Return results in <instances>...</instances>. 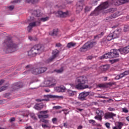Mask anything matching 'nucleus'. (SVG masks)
<instances>
[{
	"instance_id": "obj_44",
	"label": "nucleus",
	"mask_w": 129,
	"mask_h": 129,
	"mask_svg": "<svg viewBox=\"0 0 129 129\" xmlns=\"http://www.w3.org/2000/svg\"><path fill=\"white\" fill-rule=\"evenodd\" d=\"M7 88H8V87L6 86H4L2 87L1 88H0V92H2V91H4V90H6Z\"/></svg>"
},
{
	"instance_id": "obj_53",
	"label": "nucleus",
	"mask_w": 129,
	"mask_h": 129,
	"mask_svg": "<svg viewBox=\"0 0 129 129\" xmlns=\"http://www.w3.org/2000/svg\"><path fill=\"white\" fill-rule=\"evenodd\" d=\"M105 125L106 126V127H107V128H110V123H109L108 122H106L105 124Z\"/></svg>"
},
{
	"instance_id": "obj_20",
	"label": "nucleus",
	"mask_w": 129,
	"mask_h": 129,
	"mask_svg": "<svg viewBox=\"0 0 129 129\" xmlns=\"http://www.w3.org/2000/svg\"><path fill=\"white\" fill-rule=\"evenodd\" d=\"M44 97H46V98H51L52 99H55L56 98H60L61 97L59 96L53 95H44Z\"/></svg>"
},
{
	"instance_id": "obj_35",
	"label": "nucleus",
	"mask_w": 129,
	"mask_h": 129,
	"mask_svg": "<svg viewBox=\"0 0 129 129\" xmlns=\"http://www.w3.org/2000/svg\"><path fill=\"white\" fill-rule=\"evenodd\" d=\"M119 61V59L117 58V59L109 60V62L111 64H113V63H116V62H118Z\"/></svg>"
},
{
	"instance_id": "obj_22",
	"label": "nucleus",
	"mask_w": 129,
	"mask_h": 129,
	"mask_svg": "<svg viewBox=\"0 0 129 129\" xmlns=\"http://www.w3.org/2000/svg\"><path fill=\"white\" fill-rule=\"evenodd\" d=\"M23 87V86L19 84V83L14 84L13 86V90H17Z\"/></svg>"
},
{
	"instance_id": "obj_57",
	"label": "nucleus",
	"mask_w": 129,
	"mask_h": 129,
	"mask_svg": "<svg viewBox=\"0 0 129 129\" xmlns=\"http://www.w3.org/2000/svg\"><path fill=\"white\" fill-rule=\"evenodd\" d=\"M9 10H10V11H13V10H14V9H15V6H10L9 7Z\"/></svg>"
},
{
	"instance_id": "obj_4",
	"label": "nucleus",
	"mask_w": 129,
	"mask_h": 129,
	"mask_svg": "<svg viewBox=\"0 0 129 129\" xmlns=\"http://www.w3.org/2000/svg\"><path fill=\"white\" fill-rule=\"evenodd\" d=\"M39 113H40V114L38 115V118H42L40 119V121H41V122H44V123H48L49 120L44 119L48 118L49 117V115L46 114V113H48V111H40L39 112Z\"/></svg>"
},
{
	"instance_id": "obj_56",
	"label": "nucleus",
	"mask_w": 129,
	"mask_h": 129,
	"mask_svg": "<svg viewBox=\"0 0 129 129\" xmlns=\"http://www.w3.org/2000/svg\"><path fill=\"white\" fill-rule=\"evenodd\" d=\"M53 108L55 109H60V108H61V106H53Z\"/></svg>"
},
{
	"instance_id": "obj_38",
	"label": "nucleus",
	"mask_w": 129,
	"mask_h": 129,
	"mask_svg": "<svg viewBox=\"0 0 129 129\" xmlns=\"http://www.w3.org/2000/svg\"><path fill=\"white\" fill-rule=\"evenodd\" d=\"M89 123H91L92 125H96V121L94 120L90 119L89 121Z\"/></svg>"
},
{
	"instance_id": "obj_6",
	"label": "nucleus",
	"mask_w": 129,
	"mask_h": 129,
	"mask_svg": "<svg viewBox=\"0 0 129 129\" xmlns=\"http://www.w3.org/2000/svg\"><path fill=\"white\" fill-rule=\"evenodd\" d=\"M44 83L46 86L54 87L56 85V81L55 79L51 78L48 80L45 81Z\"/></svg>"
},
{
	"instance_id": "obj_24",
	"label": "nucleus",
	"mask_w": 129,
	"mask_h": 129,
	"mask_svg": "<svg viewBox=\"0 0 129 129\" xmlns=\"http://www.w3.org/2000/svg\"><path fill=\"white\" fill-rule=\"evenodd\" d=\"M109 68V65H104L100 67V69L102 71H106Z\"/></svg>"
},
{
	"instance_id": "obj_45",
	"label": "nucleus",
	"mask_w": 129,
	"mask_h": 129,
	"mask_svg": "<svg viewBox=\"0 0 129 129\" xmlns=\"http://www.w3.org/2000/svg\"><path fill=\"white\" fill-rule=\"evenodd\" d=\"M122 125H123V124H122V122H118L117 125L118 128L121 129V127H122Z\"/></svg>"
},
{
	"instance_id": "obj_61",
	"label": "nucleus",
	"mask_w": 129,
	"mask_h": 129,
	"mask_svg": "<svg viewBox=\"0 0 129 129\" xmlns=\"http://www.w3.org/2000/svg\"><path fill=\"white\" fill-rule=\"evenodd\" d=\"M39 2V0H33V4H37Z\"/></svg>"
},
{
	"instance_id": "obj_26",
	"label": "nucleus",
	"mask_w": 129,
	"mask_h": 129,
	"mask_svg": "<svg viewBox=\"0 0 129 129\" xmlns=\"http://www.w3.org/2000/svg\"><path fill=\"white\" fill-rule=\"evenodd\" d=\"M49 35H50V36H57V35H58V30L54 29L53 30V31L52 32H49Z\"/></svg>"
},
{
	"instance_id": "obj_33",
	"label": "nucleus",
	"mask_w": 129,
	"mask_h": 129,
	"mask_svg": "<svg viewBox=\"0 0 129 129\" xmlns=\"http://www.w3.org/2000/svg\"><path fill=\"white\" fill-rule=\"evenodd\" d=\"M86 51H87V48L85 46V45H84L80 49V52H86Z\"/></svg>"
},
{
	"instance_id": "obj_34",
	"label": "nucleus",
	"mask_w": 129,
	"mask_h": 129,
	"mask_svg": "<svg viewBox=\"0 0 129 129\" xmlns=\"http://www.w3.org/2000/svg\"><path fill=\"white\" fill-rule=\"evenodd\" d=\"M112 39H114L112 36V34H110L108 36H107L106 40L107 41H111Z\"/></svg>"
},
{
	"instance_id": "obj_32",
	"label": "nucleus",
	"mask_w": 129,
	"mask_h": 129,
	"mask_svg": "<svg viewBox=\"0 0 129 129\" xmlns=\"http://www.w3.org/2000/svg\"><path fill=\"white\" fill-rule=\"evenodd\" d=\"M64 71V69H63V67H61L59 70H54L53 71V72H56V73L60 74L62 73Z\"/></svg>"
},
{
	"instance_id": "obj_9",
	"label": "nucleus",
	"mask_w": 129,
	"mask_h": 129,
	"mask_svg": "<svg viewBox=\"0 0 129 129\" xmlns=\"http://www.w3.org/2000/svg\"><path fill=\"white\" fill-rule=\"evenodd\" d=\"M58 54H59V50L57 49L53 50L52 51V56L47 60V63L52 62L58 56Z\"/></svg>"
},
{
	"instance_id": "obj_31",
	"label": "nucleus",
	"mask_w": 129,
	"mask_h": 129,
	"mask_svg": "<svg viewBox=\"0 0 129 129\" xmlns=\"http://www.w3.org/2000/svg\"><path fill=\"white\" fill-rule=\"evenodd\" d=\"M115 11H116V8H111L108 9V10H106L105 11V13H114V12H115Z\"/></svg>"
},
{
	"instance_id": "obj_36",
	"label": "nucleus",
	"mask_w": 129,
	"mask_h": 129,
	"mask_svg": "<svg viewBox=\"0 0 129 129\" xmlns=\"http://www.w3.org/2000/svg\"><path fill=\"white\" fill-rule=\"evenodd\" d=\"M41 25V22L36 21L33 22V27H36L37 26H40Z\"/></svg>"
},
{
	"instance_id": "obj_49",
	"label": "nucleus",
	"mask_w": 129,
	"mask_h": 129,
	"mask_svg": "<svg viewBox=\"0 0 129 129\" xmlns=\"http://www.w3.org/2000/svg\"><path fill=\"white\" fill-rule=\"evenodd\" d=\"M62 111L64 112V114H65V115H67V114L69 113V111H68V110L63 109L62 110Z\"/></svg>"
},
{
	"instance_id": "obj_13",
	"label": "nucleus",
	"mask_w": 129,
	"mask_h": 129,
	"mask_svg": "<svg viewBox=\"0 0 129 129\" xmlns=\"http://www.w3.org/2000/svg\"><path fill=\"white\" fill-rule=\"evenodd\" d=\"M28 23H30L29 25L27 27V31L28 33H30L33 29V17H30L28 20Z\"/></svg>"
},
{
	"instance_id": "obj_64",
	"label": "nucleus",
	"mask_w": 129,
	"mask_h": 129,
	"mask_svg": "<svg viewBox=\"0 0 129 129\" xmlns=\"http://www.w3.org/2000/svg\"><path fill=\"white\" fill-rule=\"evenodd\" d=\"M129 27L128 26H125L124 27V31L125 32H126V31H127V29H128Z\"/></svg>"
},
{
	"instance_id": "obj_19",
	"label": "nucleus",
	"mask_w": 129,
	"mask_h": 129,
	"mask_svg": "<svg viewBox=\"0 0 129 129\" xmlns=\"http://www.w3.org/2000/svg\"><path fill=\"white\" fill-rule=\"evenodd\" d=\"M82 5L79 4L77 3V9H76V13L77 14H79L80 12L83 10V7Z\"/></svg>"
},
{
	"instance_id": "obj_14",
	"label": "nucleus",
	"mask_w": 129,
	"mask_h": 129,
	"mask_svg": "<svg viewBox=\"0 0 129 129\" xmlns=\"http://www.w3.org/2000/svg\"><path fill=\"white\" fill-rule=\"evenodd\" d=\"M44 107L43 103H37L34 106V108L36 110H41Z\"/></svg>"
},
{
	"instance_id": "obj_28",
	"label": "nucleus",
	"mask_w": 129,
	"mask_h": 129,
	"mask_svg": "<svg viewBox=\"0 0 129 129\" xmlns=\"http://www.w3.org/2000/svg\"><path fill=\"white\" fill-rule=\"evenodd\" d=\"M46 71H47V68L46 67L39 68L40 74L44 73V72H46Z\"/></svg>"
},
{
	"instance_id": "obj_46",
	"label": "nucleus",
	"mask_w": 129,
	"mask_h": 129,
	"mask_svg": "<svg viewBox=\"0 0 129 129\" xmlns=\"http://www.w3.org/2000/svg\"><path fill=\"white\" fill-rule=\"evenodd\" d=\"M28 56L29 57H31L33 55V50H32V48L28 52Z\"/></svg>"
},
{
	"instance_id": "obj_3",
	"label": "nucleus",
	"mask_w": 129,
	"mask_h": 129,
	"mask_svg": "<svg viewBox=\"0 0 129 129\" xmlns=\"http://www.w3.org/2000/svg\"><path fill=\"white\" fill-rule=\"evenodd\" d=\"M76 81L77 83H78L76 85V88H77V89H85V88H88V85H84V84L87 82L86 77L82 76L78 77Z\"/></svg>"
},
{
	"instance_id": "obj_15",
	"label": "nucleus",
	"mask_w": 129,
	"mask_h": 129,
	"mask_svg": "<svg viewBox=\"0 0 129 129\" xmlns=\"http://www.w3.org/2000/svg\"><path fill=\"white\" fill-rule=\"evenodd\" d=\"M119 15V12H116L113 15L110 16L107 20H112V19H115V18H117Z\"/></svg>"
},
{
	"instance_id": "obj_51",
	"label": "nucleus",
	"mask_w": 129,
	"mask_h": 129,
	"mask_svg": "<svg viewBox=\"0 0 129 129\" xmlns=\"http://www.w3.org/2000/svg\"><path fill=\"white\" fill-rule=\"evenodd\" d=\"M53 123L55 124L57 123V118H53L52 119Z\"/></svg>"
},
{
	"instance_id": "obj_39",
	"label": "nucleus",
	"mask_w": 129,
	"mask_h": 129,
	"mask_svg": "<svg viewBox=\"0 0 129 129\" xmlns=\"http://www.w3.org/2000/svg\"><path fill=\"white\" fill-rule=\"evenodd\" d=\"M104 35V33L103 32H102L101 33V34H98L96 36H94V39H97V38H100V37H101V36H103Z\"/></svg>"
},
{
	"instance_id": "obj_17",
	"label": "nucleus",
	"mask_w": 129,
	"mask_h": 129,
	"mask_svg": "<svg viewBox=\"0 0 129 129\" xmlns=\"http://www.w3.org/2000/svg\"><path fill=\"white\" fill-rule=\"evenodd\" d=\"M33 15L35 16V17H42L43 16V14L41 12V10H37L36 11H33Z\"/></svg>"
},
{
	"instance_id": "obj_59",
	"label": "nucleus",
	"mask_w": 129,
	"mask_h": 129,
	"mask_svg": "<svg viewBox=\"0 0 129 129\" xmlns=\"http://www.w3.org/2000/svg\"><path fill=\"white\" fill-rule=\"evenodd\" d=\"M16 120V118H15V117H12L11 118H10V121L11 122H12V121H15Z\"/></svg>"
},
{
	"instance_id": "obj_55",
	"label": "nucleus",
	"mask_w": 129,
	"mask_h": 129,
	"mask_svg": "<svg viewBox=\"0 0 129 129\" xmlns=\"http://www.w3.org/2000/svg\"><path fill=\"white\" fill-rule=\"evenodd\" d=\"M45 100H46V101H48V100H49V99H42V100H41V99H37L36 101H38L39 102H41V101H44Z\"/></svg>"
},
{
	"instance_id": "obj_37",
	"label": "nucleus",
	"mask_w": 129,
	"mask_h": 129,
	"mask_svg": "<svg viewBox=\"0 0 129 129\" xmlns=\"http://www.w3.org/2000/svg\"><path fill=\"white\" fill-rule=\"evenodd\" d=\"M49 19H50L49 17H43L40 19V21L41 22H47V21H48Z\"/></svg>"
},
{
	"instance_id": "obj_27",
	"label": "nucleus",
	"mask_w": 129,
	"mask_h": 129,
	"mask_svg": "<svg viewBox=\"0 0 129 129\" xmlns=\"http://www.w3.org/2000/svg\"><path fill=\"white\" fill-rule=\"evenodd\" d=\"M76 45V43L69 42L67 44V47L68 48H72V47H74Z\"/></svg>"
},
{
	"instance_id": "obj_16",
	"label": "nucleus",
	"mask_w": 129,
	"mask_h": 129,
	"mask_svg": "<svg viewBox=\"0 0 129 129\" xmlns=\"http://www.w3.org/2000/svg\"><path fill=\"white\" fill-rule=\"evenodd\" d=\"M112 58V56H111V54L110 52H108L107 53H105L104 55H102L100 57V59L102 60V59H107V58Z\"/></svg>"
},
{
	"instance_id": "obj_42",
	"label": "nucleus",
	"mask_w": 129,
	"mask_h": 129,
	"mask_svg": "<svg viewBox=\"0 0 129 129\" xmlns=\"http://www.w3.org/2000/svg\"><path fill=\"white\" fill-rule=\"evenodd\" d=\"M97 86L99 88L106 87V85H105V84H99Z\"/></svg>"
},
{
	"instance_id": "obj_62",
	"label": "nucleus",
	"mask_w": 129,
	"mask_h": 129,
	"mask_svg": "<svg viewBox=\"0 0 129 129\" xmlns=\"http://www.w3.org/2000/svg\"><path fill=\"white\" fill-rule=\"evenodd\" d=\"M5 82V81L4 80H2L0 81V86L1 85H3V84H4Z\"/></svg>"
},
{
	"instance_id": "obj_41",
	"label": "nucleus",
	"mask_w": 129,
	"mask_h": 129,
	"mask_svg": "<svg viewBox=\"0 0 129 129\" xmlns=\"http://www.w3.org/2000/svg\"><path fill=\"white\" fill-rule=\"evenodd\" d=\"M122 112H124V113H127L128 112V110L126 107L122 108Z\"/></svg>"
},
{
	"instance_id": "obj_60",
	"label": "nucleus",
	"mask_w": 129,
	"mask_h": 129,
	"mask_svg": "<svg viewBox=\"0 0 129 129\" xmlns=\"http://www.w3.org/2000/svg\"><path fill=\"white\" fill-rule=\"evenodd\" d=\"M128 71H125L124 73H123V74H124V76H125L126 75H128Z\"/></svg>"
},
{
	"instance_id": "obj_2",
	"label": "nucleus",
	"mask_w": 129,
	"mask_h": 129,
	"mask_svg": "<svg viewBox=\"0 0 129 129\" xmlns=\"http://www.w3.org/2000/svg\"><path fill=\"white\" fill-rule=\"evenodd\" d=\"M4 46L5 47L4 48V51H5L6 53H12V52H15V51H16L18 48L17 44H14L10 37H8L4 41Z\"/></svg>"
},
{
	"instance_id": "obj_10",
	"label": "nucleus",
	"mask_w": 129,
	"mask_h": 129,
	"mask_svg": "<svg viewBox=\"0 0 129 129\" xmlns=\"http://www.w3.org/2000/svg\"><path fill=\"white\" fill-rule=\"evenodd\" d=\"M119 49H111L110 53H111V56L112 58H116L119 57Z\"/></svg>"
},
{
	"instance_id": "obj_18",
	"label": "nucleus",
	"mask_w": 129,
	"mask_h": 129,
	"mask_svg": "<svg viewBox=\"0 0 129 129\" xmlns=\"http://www.w3.org/2000/svg\"><path fill=\"white\" fill-rule=\"evenodd\" d=\"M112 34V36L113 37V39H116V38H118L119 36V31L118 30H115L113 33Z\"/></svg>"
},
{
	"instance_id": "obj_11",
	"label": "nucleus",
	"mask_w": 129,
	"mask_h": 129,
	"mask_svg": "<svg viewBox=\"0 0 129 129\" xmlns=\"http://www.w3.org/2000/svg\"><path fill=\"white\" fill-rule=\"evenodd\" d=\"M57 14L60 18H67V17H69V12L68 11L63 12L61 11H59L57 12Z\"/></svg>"
},
{
	"instance_id": "obj_25",
	"label": "nucleus",
	"mask_w": 129,
	"mask_h": 129,
	"mask_svg": "<svg viewBox=\"0 0 129 129\" xmlns=\"http://www.w3.org/2000/svg\"><path fill=\"white\" fill-rule=\"evenodd\" d=\"M33 74L37 75V74H40V69L39 68H33Z\"/></svg>"
},
{
	"instance_id": "obj_23",
	"label": "nucleus",
	"mask_w": 129,
	"mask_h": 129,
	"mask_svg": "<svg viewBox=\"0 0 129 129\" xmlns=\"http://www.w3.org/2000/svg\"><path fill=\"white\" fill-rule=\"evenodd\" d=\"M67 93L69 96H74L75 93H76V91H72L71 90H68Z\"/></svg>"
},
{
	"instance_id": "obj_47",
	"label": "nucleus",
	"mask_w": 129,
	"mask_h": 129,
	"mask_svg": "<svg viewBox=\"0 0 129 129\" xmlns=\"http://www.w3.org/2000/svg\"><path fill=\"white\" fill-rule=\"evenodd\" d=\"M21 2H22V0H14L12 2V4H19Z\"/></svg>"
},
{
	"instance_id": "obj_58",
	"label": "nucleus",
	"mask_w": 129,
	"mask_h": 129,
	"mask_svg": "<svg viewBox=\"0 0 129 129\" xmlns=\"http://www.w3.org/2000/svg\"><path fill=\"white\" fill-rule=\"evenodd\" d=\"M61 46H62V44H61V43H57L55 44V47H59Z\"/></svg>"
},
{
	"instance_id": "obj_7",
	"label": "nucleus",
	"mask_w": 129,
	"mask_h": 129,
	"mask_svg": "<svg viewBox=\"0 0 129 129\" xmlns=\"http://www.w3.org/2000/svg\"><path fill=\"white\" fill-rule=\"evenodd\" d=\"M89 94H90V92H82L79 94V99H80V100H82V101L86 100V97H87V96H88Z\"/></svg>"
},
{
	"instance_id": "obj_48",
	"label": "nucleus",
	"mask_w": 129,
	"mask_h": 129,
	"mask_svg": "<svg viewBox=\"0 0 129 129\" xmlns=\"http://www.w3.org/2000/svg\"><path fill=\"white\" fill-rule=\"evenodd\" d=\"M91 10V8H90V7H86V8H85V12H89L90 11V10Z\"/></svg>"
},
{
	"instance_id": "obj_21",
	"label": "nucleus",
	"mask_w": 129,
	"mask_h": 129,
	"mask_svg": "<svg viewBox=\"0 0 129 129\" xmlns=\"http://www.w3.org/2000/svg\"><path fill=\"white\" fill-rule=\"evenodd\" d=\"M66 90V88L63 86H60L59 87H56V90H57L58 92H65Z\"/></svg>"
},
{
	"instance_id": "obj_30",
	"label": "nucleus",
	"mask_w": 129,
	"mask_h": 129,
	"mask_svg": "<svg viewBox=\"0 0 129 129\" xmlns=\"http://www.w3.org/2000/svg\"><path fill=\"white\" fill-rule=\"evenodd\" d=\"M122 77H124V75L123 74V73L120 74L119 75H117V76H116L115 79H116V80H119V79L122 78Z\"/></svg>"
},
{
	"instance_id": "obj_43",
	"label": "nucleus",
	"mask_w": 129,
	"mask_h": 129,
	"mask_svg": "<svg viewBox=\"0 0 129 129\" xmlns=\"http://www.w3.org/2000/svg\"><path fill=\"white\" fill-rule=\"evenodd\" d=\"M95 119L101 121V120H102V117L99 116V115L96 116H95Z\"/></svg>"
},
{
	"instance_id": "obj_29",
	"label": "nucleus",
	"mask_w": 129,
	"mask_h": 129,
	"mask_svg": "<svg viewBox=\"0 0 129 129\" xmlns=\"http://www.w3.org/2000/svg\"><path fill=\"white\" fill-rule=\"evenodd\" d=\"M96 113H97V114H98V115L99 116H101L102 117L103 116V115L104 114V113L103 112V111L99 110H97L96 111Z\"/></svg>"
},
{
	"instance_id": "obj_40",
	"label": "nucleus",
	"mask_w": 129,
	"mask_h": 129,
	"mask_svg": "<svg viewBox=\"0 0 129 129\" xmlns=\"http://www.w3.org/2000/svg\"><path fill=\"white\" fill-rule=\"evenodd\" d=\"M122 52H123L125 54H127V53H129L128 50L127 49V47H124L122 49Z\"/></svg>"
},
{
	"instance_id": "obj_52",
	"label": "nucleus",
	"mask_w": 129,
	"mask_h": 129,
	"mask_svg": "<svg viewBox=\"0 0 129 129\" xmlns=\"http://www.w3.org/2000/svg\"><path fill=\"white\" fill-rule=\"evenodd\" d=\"M26 4H31L33 3V0H25Z\"/></svg>"
},
{
	"instance_id": "obj_12",
	"label": "nucleus",
	"mask_w": 129,
	"mask_h": 129,
	"mask_svg": "<svg viewBox=\"0 0 129 129\" xmlns=\"http://www.w3.org/2000/svg\"><path fill=\"white\" fill-rule=\"evenodd\" d=\"M114 116H116V114L112 112H107L105 114L104 118L106 119H108L109 118H113Z\"/></svg>"
},
{
	"instance_id": "obj_1",
	"label": "nucleus",
	"mask_w": 129,
	"mask_h": 129,
	"mask_svg": "<svg viewBox=\"0 0 129 129\" xmlns=\"http://www.w3.org/2000/svg\"><path fill=\"white\" fill-rule=\"evenodd\" d=\"M129 2V0H111L110 1H107L102 3L95 10L90 14V16H96L99 14V11H102V10H105L109 7V4L112 6H120V5H123L125 3Z\"/></svg>"
},
{
	"instance_id": "obj_63",
	"label": "nucleus",
	"mask_w": 129,
	"mask_h": 129,
	"mask_svg": "<svg viewBox=\"0 0 129 129\" xmlns=\"http://www.w3.org/2000/svg\"><path fill=\"white\" fill-rule=\"evenodd\" d=\"M98 1H100V0H95L94 1V6H96V5H97V2H98Z\"/></svg>"
},
{
	"instance_id": "obj_50",
	"label": "nucleus",
	"mask_w": 129,
	"mask_h": 129,
	"mask_svg": "<svg viewBox=\"0 0 129 129\" xmlns=\"http://www.w3.org/2000/svg\"><path fill=\"white\" fill-rule=\"evenodd\" d=\"M83 2H84V0H79L78 2H77V4H78V5H83Z\"/></svg>"
},
{
	"instance_id": "obj_54",
	"label": "nucleus",
	"mask_w": 129,
	"mask_h": 129,
	"mask_svg": "<svg viewBox=\"0 0 129 129\" xmlns=\"http://www.w3.org/2000/svg\"><path fill=\"white\" fill-rule=\"evenodd\" d=\"M108 110H109V111H115V109H114V108L110 107L108 108Z\"/></svg>"
},
{
	"instance_id": "obj_5",
	"label": "nucleus",
	"mask_w": 129,
	"mask_h": 129,
	"mask_svg": "<svg viewBox=\"0 0 129 129\" xmlns=\"http://www.w3.org/2000/svg\"><path fill=\"white\" fill-rule=\"evenodd\" d=\"M33 49L34 51H37L34 52V54H40L44 51V46L41 44L35 45L33 46Z\"/></svg>"
},
{
	"instance_id": "obj_8",
	"label": "nucleus",
	"mask_w": 129,
	"mask_h": 129,
	"mask_svg": "<svg viewBox=\"0 0 129 129\" xmlns=\"http://www.w3.org/2000/svg\"><path fill=\"white\" fill-rule=\"evenodd\" d=\"M84 45H85V47H86L87 50H89L90 49H92V48H93V47H94V46L96 45V42L88 41Z\"/></svg>"
}]
</instances>
